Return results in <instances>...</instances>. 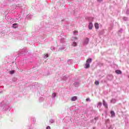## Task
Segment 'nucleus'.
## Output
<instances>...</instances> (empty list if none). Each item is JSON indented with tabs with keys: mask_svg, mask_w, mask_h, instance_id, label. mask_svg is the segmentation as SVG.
I'll list each match as a JSON object with an SVG mask.
<instances>
[{
	"mask_svg": "<svg viewBox=\"0 0 129 129\" xmlns=\"http://www.w3.org/2000/svg\"><path fill=\"white\" fill-rule=\"evenodd\" d=\"M103 105L104 107H105V108H108V105L104 100H103Z\"/></svg>",
	"mask_w": 129,
	"mask_h": 129,
	"instance_id": "obj_8",
	"label": "nucleus"
},
{
	"mask_svg": "<svg viewBox=\"0 0 129 129\" xmlns=\"http://www.w3.org/2000/svg\"><path fill=\"white\" fill-rule=\"evenodd\" d=\"M111 115L112 116H114L115 115V114L114 111H111Z\"/></svg>",
	"mask_w": 129,
	"mask_h": 129,
	"instance_id": "obj_9",
	"label": "nucleus"
},
{
	"mask_svg": "<svg viewBox=\"0 0 129 129\" xmlns=\"http://www.w3.org/2000/svg\"><path fill=\"white\" fill-rule=\"evenodd\" d=\"M95 27L96 29H99V26L98 23H95Z\"/></svg>",
	"mask_w": 129,
	"mask_h": 129,
	"instance_id": "obj_5",
	"label": "nucleus"
},
{
	"mask_svg": "<svg viewBox=\"0 0 129 129\" xmlns=\"http://www.w3.org/2000/svg\"><path fill=\"white\" fill-rule=\"evenodd\" d=\"M89 42V39L88 38H86V39H85V41H84V44H88Z\"/></svg>",
	"mask_w": 129,
	"mask_h": 129,
	"instance_id": "obj_2",
	"label": "nucleus"
},
{
	"mask_svg": "<svg viewBox=\"0 0 129 129\" xmlns=\"http://www.w3.org/2000/svg\"><path fill=\"white\" fill-rule=\"evenodd\" d=\"M78 98L76 96H74V97H72L71 98L72 101H76L77 100Z\"/></svg>",
	"mask_w": 129,
	"mask_h": 129,
	"instance_id": "obj_4",
	"label": "nucleus"
},
{
	"mask_svg": "<svg viewBox=\"0 0 129 129\" xmlns=\"http://www.w3.org/2000/svg\"><path fill=\"white\" fill-rule=\"evenodd\" d=\"M76 39H77V37H76Z\"/></svg>",
	"mask_w": 129,
	"mask_h": 129,
	"instance_id": "obj_22",
	"label": "nucleus"
},
{
	"mask_svg": "<svg viewBox=\"0 0 129 129\" xmlns=\"http://www.w3.org/2000/svg\"><path fill=\"white\" fill-rule=\"evenodd\" d=\"M98 118L97 117V118H95V120H98Z\"/></svg>",
	"mask_w": 129,
	"mask_h": 129,
	"instance_id": "obj_20",
	"label": "nucleus"
},
{
	"mask_svg": "<svg viewBox=\"0 0 129 129\" xmlns=\"http://www.w3.org/2000/svg\"><path fill=\"white\" fill-rule=\"evenodd\" d=\"M92 59L91 58H89L86 61V63L85 64L84 68L87 69L90 68V63H92Z\"/></svg>",
	"mask_w": 129,
	"mask_h": 129,
	"instance_id": "obj_1",
	"label": "nucleus"
},
{
	"mask_svg": "<svg viewBox=\"0 0 129 129\" xmlns=\"http://www.w3.org/2000/svg\"><path fill=\"white\" fill-rule=\"evenodd\" d=\"M98 104L99 106H101L102 103L101 102H99Z\"/></svg>",
	"mask_w": 129,
	"mask_h": 129,
	"instance_id": "obj_14",
	"label": "nucleus"
},
{
	"mask_svg": "<svg viewBox=\"0 0 129 129\" xmlns=\"http://www.w3.org/2000/svg\"><path fill=\"white\" fill-rule=\"evenodd\" d=\"M98 2H102V1H103V0H97Z\"/></svg>",
	"mask_w": 129,
	"mask_h": 129,
	"instance_id": "obj_18",
	"label": "nucleus"
},
{
	"mask_svg": "<svg viewBox=\"0 0 129 129\" xmlns=\"http://www.w3.org/2000/svg\"><path fill=\"white\" fill-rule=\"evenodd\" d=\"M93 25L92 22L89 23V29L91 30L93 28Z\"/></svg>",
	"mask_w": 129,
	"mask_h": 129,
	"instance_id": "obj_3",
	"label": "nucleus"
},
{
	"mask_svg": "<svg viewBox=\"0 0 129 129\" xmlns=\"http://www.w3.org/2000/svg\"><path fill=\"white\" fill-rule=\"evenodd\" d=\"M76 33H78V31H74V33L76 34Z\"/></svg>",
	"mask_w": 129,
	"mask_h": 129,
	"instance_id": "obj_19",
	"label": "nucleus"
},
{
	"mask_svg": "<svg viewBox=\"0 0 129 129\" xmlns=\"http://www.w3.org/2000/svg\"><path fill=\"white\" fill-rule=\"evenodd\" d=\"M56 93H53L52 94V97H56Z\"/></svg>",
	"mask_w": 129,
	"mask_h": 129,
	"instance_id": "obj_12",
	"label": "nucleus"
},
{
	"mask_svg": "<svg viewBox=\"0 0 129 129\" xmlns=\"http://www.w3.org/2000/svg\"><path fill=\"white\" fill-rule=\"evenodd\" d=\"M72 45L74 47H76V46H77V43H76V42H73Z\"/></svg>",
	"mask_w": 129,
	"mask_h": 129,
	"instance_id": "obj_10",
	"label": "nucleus"
},
{
	"mask_svg": "<svg viewBox=\"0 0 129 129\" xmlns=\"http://www.w3.org/2000/svg\"><path fill=\"white\" fill-rule=\"evenodd\" d=\"M115 73H116V74H122V72L120 70H116Z\"/></svg>",
	"mask_w": 129,
	"mask_h": 129,
	"instance_id": "obj_7",
	"label": "nucleus"
},
{
	"mask_svg": "<svg viewBox=\"0 0 129 129\" xmlns=\"http://www.w3.org/2000/svg\"><path fill=\"white\" fill-rule=\"evenodd\" d=\"M86 101H90V98H87Z\"/></svg>",
	"mask_w": 129,
	"mask_h": 129,
	"instance_id": "obj_15",
	"label": "nucleus"
},
{
	"mask_svg": "<svg viewBox=\"0 0 129 129\" xmlns=\"http://www.w3.org/2000/svg\"><path fill=\"white\" fill-rule=\"evenodd\" d=\"M45 57H46V58L48 57V54H45Z\"/></svg>",
	"mask_w": 129,
	"mask_h": 129,
	"instance_id": "obj_17",
	"label": "nucleus"
},
{
	"mask_svg": "<svg viewBox=\"0 0 129 129\" xmlns=\"http://www.w3.org/2000/svg\"><path fill=\"white\" fill-rule=\"evenodd\" d=\"M10 74H14L15 73V71H10Z\"/></svg>",
	"mask_w": 129,
	"mask_h": 129,
	"instance_id": "obj_13",
	"label": "nucleus"
},
{
	"mask_svg": "<svg viewBox=\"0 0 129 129\" xmlns=\"http://www.w3.org/2000/svg\"><path fill=\"white\" fill-rule=\"evenodd\" d=\"M112 101H113V100H111V102H112Z\"/></svg>",
	"mask_w": 129,
	"mask_h": 129,
	"instance_id": "obj_21",
	"label": "nucleus"
},
{
	"mask_svg": "<svg viewBox=\"0 0 129 129\" xmlns=\"http://www.w3.org/2000/svg\"><path fill=\"white\" fill-rule=\"evenodd\" d=\"M95 85H99V81H95Z\"/></svg>",
	"mask_w": 129,
	"mask_h": 129,
	"instance_id": "obj_11",
	"label": "nucleus"
},
{
	"mask_svg": "<svg viewBox=\"0 0 129 129\" xmlns=\"http://www.w3.org/2000/svg\"><path fill=\"white\" fill-rule=\"evenodd\" d=\"M46 129H51V127H50V126H48L47 127H46Z\"/></svg>",
	"mask_w": 129,
	"mask_h": 129,
	"instance_id": "obj_16",
	"label": "nucleus"
},
{
	"mask_svg": "<svg viewBox=\"0 0 129 129\" xmlns=\"http://www.w3.org/2000/svg\"><path fill=\"white\" fill-rule=\"evenodd\" d=\"M13 28H18V24L17 23H15V24H13Z\"/></svg>",
	"mask_w": 129,
	"mask_h": 129,
	"instance_id": "obj_6",
	"label": "nucleus"
}]
</instances>
